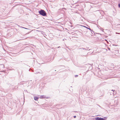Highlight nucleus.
Wrapping results in <instances>:
<instances>
[{
	"mask_svg": "<svg viewBox=\"0 0 120 120\" xmlns=\"http://www.w3.org/2000/svg\"><path fill=\"white\" fill-rule=\"evenodd\" d=\"M45 98L44 96H41L40 97V98Z\"/></svg>",
	"mask_w": 120,
	"mask_h": 120,
	"instance_id": "4",
	"label": "nucleus"
},
{
	"mask_svg": "<svg viewBox=\"0 0 120 120\" xmlns=\"http://www.w3.org/2000/svg\"><path fill=\"white\" fill-rule=\"evenodd\" d=\"M39 13L40 15L43 16H45L46 15V12L44 10H41L40 11H39Z\"/></svg>",
	"mask_w": 120,
	"mask_h": 120,
	"instance_id": "1",
	"label": "nucleus"
},
{
	"mask_svg": "<svg viewBox=\"0 0 120 120\" xmlns=\"http://www.w3.org/2000/svg\"><path fill=\"white\" fill-rule=\"evenodd\" d=\"M118 34H119L120 33H118Z\"/></svg>",
	"mask_w": 120,
	"mask_h": 120,
	"instance_id": "9",
	"label": "nucleus"
},
{
	"mask_svg": "<svg viewBox=\"0 0 120 120\" xmlns=\"http://www.w3.org/2000/svg\"><path fill=\"white\" fill-rule=\"evenodd\" d=\"M78 76V75H76L75 76V77H77V76Z\"/></svg>",
	"mask_w": 120,
	"mask_h": 120,
	"instance_id": "7",
	"label": "nucleus"
},
{
	"mask_svg": "<svg viewBox=\"0 0 120 120\" xmlns=\"http://www.w3.org/2000/svg\"><path fill=\"white\" fill-rule=\"evenodd\" d=\"M34 99L36 101L38 100V98L37 97H34Z\"/></svg>",
	"mask_w": 120,
	"mask_h": 120,
	"instance_id": "3",
	"label": "nucleus"
},
{
	"mask_svg": "<svg viewBox=\"0 0 120 120\" xmlns=\"http://www.w3.org/2000/svg\"><path fill=\"white\" fill-rule=\"evenodd\" d=\"M119 7L120 8V4H118Z\"/></svg>",
	"mask_w": 120,
	"mask_h": 120,
	"instance_id": "6",
	"label": "nucleus"
},
{
	"mask_svg": "<svg viewBox=\"0 0 120 120\" xmlns=\"http://www.w3.org/2000/svg\"><path fill=\"white\" fill-rule=\"evenodd\" d=\"M1 65V64H0Z\"/></svg>",
	"mask_w": 120,
	"mask_h": 120,
	"instance_id": "10",
	"label": "nucleus"
},
{
	"mask_svg": "<svg viewBox=\"0 0 120 120\" xmlns=\"http://www.w3.org/2000/svg\"><path fill=\"white\" fill-rule=\"evenodd\" d=\"M101 118L99 117H97L95 118V120H101Z\"/></svg>",
	"mask_w": 120,
	"mask_h": 120,
	"instance_id": "2",
	"label": "nucleus"
},
{
	"mask_svg": "<svg viewBox=\"0 0 120 120\" xmlns=\"http://www.w3.org/2000/svg\"><path fill=\"white\" fill-rule=\"evenodd\" d=\"M101 120H106L103 118H101Z\"/></svg>",
	"mask_w": 120,
	"mask_h": 120,
	"instance_id": "5",
	"label": "nucleus"
},
{
	"mask_svg": "<svg viewBox=\"0 0 120 120\" xmlns=\"http://www.w3.org/2000/svg\"><path fill=\"white\" fill-rule=\"evenodd\" d=\"M76 117V116H74V117L75 118Z\"/></svg>",
	"mask_w": 120,
	"mask_h": 120,
	"instance_id": "8",
	"label": "nucleus"
}]
</instances>
